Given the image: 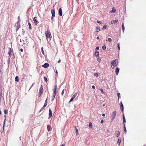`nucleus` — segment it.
I'll return each mask as SVG.
<instances>
[{"instance_id": "f257e3e1", "label": "nucleus", "mask_w": 146, "mask_h": 146, "mask_svg": "<svg viewBox=\"0 0 146 146\" xmlns=\"http://www.w3.org/2000/svg\"><path fill=\"white\" fill-rule=\"evenodd\" d=\"M118 63V60L115 59L113 60L111 63V66L112 68H114L115 66L117 65Z\"/></svg>"}, {"instance_id": "f03ea898", "label": "nucleus", "mask_w": 146, "mask_h": 146, "mask_svg": "<svg viewBox=\"0 0 146 146\" xmlns=\"http://www.w3.org/2000/svg\"><path fill=\"white\" fill-rule=\"evenodd\" d=\"M46 36V38H48L49 39H51L52 38V36L51 33L50 31H47L45 32Z\"/></svg>"}, {"instance_id": "7ed1b4c3", "label": "nucleus", "mask_w": 146, "mask_h": 146, "mask_svg": "<svg viewBox=\"0 0 146 146\" xmlns=\"http://www.w3.org/2000/svg\"><path fill=\"white\" fill-rule=\"evenodd\" d=\"M123 128H124V133H126L127 132V130L126 129L125 127V117L123 115Z\"/></svg>"}, {"instance_id": "20e7f679", "label": "nucleus", "mask_w": 146, "mask_h": 146, "mask_svg": "<svg viewBox=\"0 0 146 146\" xmlns=\"http://www.w3.org/2000/svg\"><path fill=\"white\" fill-rule=\"evenodd\" d=\"M43 92V86L42 85H41L40 86L39 90V92L38 93V94L39 96H40L42 94Z\"/></svg>"}, {"instance_id": "39448f33", "label": "nucleus", "mask_w": 146, "mask_h": 146, "mask_svg": "<svg viewBox=\"0 0 146 146\" xmlns=\"http://www.w3.org/2000/svg\"><path fill=\"white\" fill-rule=\"evenodd\" d=\"M116 111H113L111 114V120L113 121L116 115Z\"/></svg>"}, {"instance_id": "423d86ee", "label": "nucleus", "mask_w": 146, "mask_h": 146, "mask_svg": "<svg viewBox=\"0 0 146 146\" xmlns=\"http://www.w3.org/2000/svg\"><path fill=\"white\" fill-rule=\"evenodd\" d=\"M51 13L52 14L51 19L52 20H54L53 17H54L55 16V10L54 9H52L51 11Z\"/></svg>"}, {"instance_id": "0eeeda50", "label": "nucleus", "mask_w": 146, "mask_h": 146, "mask_svg": "<svg viewBox=\"0 0 146 146\" xmlns=\"http://www.w3.org/2000/svg\"><path fill=\"white\" fill-rule=\"evenodd\" d=\"M33 21L35 25H37L38 23L39 22L37 21V19L36 17H35L33 19Z\"/></svg>"}, {"instance_id": "6e6552de", "label": "nucleus", "mask_w": 146, "mask_h": 146, "mask_svg": "<svg viewBox=\"0 0 146 146\" xmlns=\"http://www.w3.org/2000/svg\"><path fill=\"white\" fill-rule=\"evenodd\" d=\"M77 93H76L74 94L73 96L71 98L70 100V101L69 102H71L72 101V100H73V99L75 98V97L77 96Z\"/></svg>"}, {"instance_id": "1a4fd4ad", "label": "nucleus", "mask_w": 146, "mask_h": 146, "mask_svg": "<svg viewBox=\"0 0 146 146\" xmlns=\"http://www.w3.org/2000/svg\"><path fill=\"white\" fill-rule=\"evenodd\" d=\"M49 66V64L47 63H45L42 66L43 67H44L45 68H46L48 67Z\"/></svg>"}, {"instance_id": "9d476101", "label": "nucleus", "mask_w": 146, "mask_h": 146, "mask_svg": "<svg viewBox=\"0 0 146 146\" xmlns=\"http://www.w3.org/2000/svg\"><path fill=\"white\" fill-rule=\"evenodd\" d=\"M58 14L60 16H61L62 15V9L61 8H60L59 9Z\"/></svg>"}, {"instance_id": "9b49d317", "label": "nucleus", "mask_w": 146, "mask_h": 146, "mask_svg": "<svg viewBox=\"0 0 146 146\" xmlns=\"http://www.w3.org/2000/svg\"><path fill=\"white\" fill-rule=\"evenodd\" d=\"M116 10L115 7H113L112 9V10L110 11V13H114L116 12Z\"/></svg>"}, {"instance_id": "f8f14e48", "label": "nucleus", "mask_w": 146, "mask_h": 146, "mask_svg": "<svg viewBox=\"0 0 146 146\" xmlns=\"http://www.w3.org/2000/svg\"><path fill=\"white\" fill-rule=\"evenodd\" d=\"M120 108L121 111L123 112V106L121 102H120Z\"/></svg>"}, {"instance_id": "ddd939ff", "label": "nucleus", "mask_w": 146, "mask_h": 146, "mask_svg": "<svg viewBox=\"0 0 146 146\" xmlns=\"http://www.w3.org/2000/svg\"><path fill=\"white\" fill-rule=\"evenodd\" d=\"M52 116V110L50 109L49 110V117H50Z\"/></svg>"}, {"instance_id": "4468645a", "label": "nucleus", "mask_w": 146, "mask_h": 146, "mask_svg": "<svg viewBox=\"0 0 146 146\" xmlns=\"http://www.w3.org/2000/svg\"><path fill=\"white\" fill-rule=\"evenodd\" d=\"M47 130L48 131H50L52 129L51 127L49 125H48L47 126Z\"/></svg>"}, {"instance_id": "2eb2a0df", "label": "nucleus", "mask_w": 146, "mask_h": 146, "mask_svg": "<svg viewBox=\"0 0 146 146\" xmlns=\"http://www.w3.org/2000/svg\"><path fill=\"white\" fill-rule=\"evenodd\" d=\"M119 72V69L118 67H117L116 68L115 73L116 75H117Z\"/></svg>"}, {"instance_id": "dca6fc26", "label": "nucleus", "mask_w": 146, "mask_h": 146, "mask_svg": "<svg viewBox=\"0 0 146 146\" xmlns=\"http://www.w3.org/2000/svg\"><path fill=\"white\" fill-rule=\"evenodd\" d=\"M121 139L119 138L117 142V143L119 145H120V144L121 143Z\"/></svg>"}, {"instance_id": "f3484780", "label": "nucleus", "mask_w": 146, "mask_h": 146, "mask_svg": "<svg viewBox=\"0 0 146 146\" xmlns=\"http://www.w3.org/2000/svg\"><path fill=\"white\" fill-rule=\"evenodd\" d=\"M47 98L46 99L44 104L43 106V107H45L47 105Z\"/></svg>"}, {"instance_id": "a211bd4d", "label": "nucleus", "mask_w": 146, "mask_h": 146, "mask_svg": "<svg viewBox=\"0 0 146 146\" xmlns=\"http://www.w3.org/2000/svg\"><path fill=\"white\" fill-rule=\"evenodd\" d=\"M99 55V52H96L95 53V55L96 57L98 56Z\"/></svg>"}, {"instance_id": "6ab92c4d", "label": "nucleus", "mask_w": 146, "mask_h": 146, "mask_svg": "<svg viewBox=\"0 0 146 146\" xmlns=\"http://www.w3.org/2000/svg\"><path fill=\"white\" fill-rule=\"evenodd\" d=\"M15 81L18 82L19 81V79L18 76H17L15 78Z\"/></svg>"}, {"instance_id": "aec40b11", "label": "nucleus", "mask_w": 146, "mask_h": 146, "mask_svg": "<svg viewBox=\"0 0 146 146\" xmlns=\"http://www.w3.org/2000/svg\"><path fill=\"white\" fill-rule=\"evenodd\" d=\"M100 31V27H96V32H99Z\"/></svg>"}, {"instance_id": "412c9836", "label": "nucleus", "mask_w": 146, "mask_h": 146, "mask_svg": "<svg viewBox=\"0 0 146 146\" xmlns=\"http://www.w3.org/2000/svg\"><path fill=\"white\" fill-rule=\"evenodd\" d=\"M57 86L56 85L54 86V89L53 90V91H56Z\"/></svg>"}, {"instance_id": "4be33fe9", "label": "nucleus", "mask_w": 146, "mask_h": 146, "mask_svg": "<svg viewBox=\"0 0 146 146\" xmlns=\"http://www.w3.org/2000/svg\"><path fill=\"white\" fill-rule=\"evenodd\" d=\"M107 27V25H104L103 27V28H102V30H104L106 29V28Z\"/></svg>"}, {"instance_id": "5701e85b", "label": "nucleus", "mask_w": 146, "mask_h": 146, "mask_svg": "<svg viewBox=\"0 0 146 146\" xmlns=\"http://www.w3.org/2000/svg\"><path fill=\"white\" fill-rule=\"evenodd\" d=\"M122 29L123 32L124 31V29H125V27L124 26L123 23L122 24Z\"/></svg>"}, {"instance_id": "b1692460", "label": "nucleus", "mask_w": 146, "mask_h": 146, "mask_svg": "<svg viewBox=\"0 0 146 146\" xmlns=\"http://www.w3.org/2000/svg\"><path fill=\"white\" fill-rule=\"evenodd\" d=\"M89 127L90 128H92V125L91 122H90L89 123Z\"/></svg>"}, {"instance_id": "393cba45", "label": "nucleus", "mask_w": 146, "mask_h": 146, "mask_svg": "<svg viewBox=\"0 0 146 146\" xmlns=\"http://www.w3.org/2000/svg\"><path fill=\"white\" fill-rule=\"evenodd\" d=\"M29 29H31V24L29 23Z\"/></svg>"}, {"instance_id": "a878e982", "label": "nucleus", "mask_w": 146, "mask_h": 146, "mask_svg": "<svg viewBox=\"0 0 146 146\" xmlns=\"http://www.w3.org/2000/svg\"><path fill=\"white\" fill-rule=\"evenodd\" d=\"M56 94V91H53V95H54V96H55Z\"/></svg>"}, {"instance_id": "bb28decb", "label": "nucleus", "mask_w": 146, "mask_h": 146, "mask_svg": "<svg viewBox=\"0 0 146 146\" xmlns=\"http://www.w3.org/2000/svg\"><path fill=\"white\" fill-rule=\"evenodd\" d=\"M100 90L101 92L102 93L105 94V92L104 91V90H103L102 89H100Z\"/></svg>"}, {"instance_id": "cd10ccee", "label": "nucleus", "mask_w": 146, "mask_h": 146, "mask_svg": "<svg viewBox=\"0 0 146 146\" xmlns=\"http://www.w3.org/2000/svg\"><path fill=\"white\" fill-rule=\"evenodd\" d=\"M4 113L5 114H7L8 113V111L6 110H4Z\"/></svg>"}, {"instance_id": "c85d7f7f", "label": "nucleus", "mask_w": 146, "mask_h": 146, "mask_svg": "<svg viewBox=\"0 0 146 146\" xmlns=\"http://www.w3.org/2000/svg\"><path fill=\"white\" fill-rule=\"evenodd\" d=\"M44 80H45L46 82H47V78L46 77L44 76Z\"/></svg>"}, {"instance_id": "c756f323", "label": "nucleus", "mask_w": 146, "mask_h": 146, "mask_svg": "<svg viewBox=\"0 0 146 146\" xmlns=\"http://www.w3.org/2000/svg\"><path fill=\"white\" fill-rule=\"evenodd\" d=\"M113 23H115L118 22V20H113Z\"/></svg>"}, {"instance_id": "7c9ffc66", "label": "nucleus", "mask_w": 146, "mask_h": 146, "mask_svg": "<svg viewBox=\"0 0 146 146\" xmlns=\"http://www.w3.org/2000/svg\"><path fill=\"white\" fill-rule=\"evenodd\" d=\"M94 76H96L97 77H98V74L97 73H95L94 74Z\"/></svg>"}, {"instance_id": "2f4dec72", "label": "nucleus", "mask_w": 146, "mask_h": 146, "mask_svg": "<svg viewBox=\"0 0 146 146\" xmlns=\"http://www.w3.org/2000/svg\"><path fill=\"white\" fill-rule=\"evenodd\" d=\"M55 96H54V95H53L52 96L51 98H52V101H53L54 100Z\"/></svg>"}, {"instance_id": "473e14b6", "label": "nucleus", "mask_w": 146, "mask_h": 146, "mask_svg": "<svg viewBox=\"0 0 146 146\" xmlns=\"http://www.w3.org/2000/svg\"><path fill=\"white\" fill-rule=\"evenodd\" d=\"M102 49H103V50H105V49H106V46H105V45H104L103 46H102Z\"/></svg>"}, {"instance_id": "72a5a7b5", "label": "nucleus", "mask_w": 146, "mask_h": 146, "mask_svg": "<svg viewBox=\"0 0 146 146\" xmlns=\"http://www.w3.org/2000/svg\"><path fill=\"white\" fill-rule=\"evenodd\" d=\"M17 27L18 28H19L20 27L19 23L18 22H17Z\"/></svg>"}, {"instance_id": "f704fd0d", "label": "nucleus", "mask_w": 146, "mask_h": 146, "mask_svg": "<svg viewBox=\"0 0 146 146\" xmlns=\"http://www.w3.org/2000/svg\"><path fill=\"white\" fill-rule=\"evenodd\" d=\"M41 50H42V52L43 54H44V52L43 50V48L42 47L41 48Z\"/></svg>"}, {"instance_id": "c9c22d12", "label": "nucleus", "mask_w": 146, "mask_h": 146, "mask_svg": "<svg viewBox=\"0 0 146 146\" xmlns=\"http://www.w3.org/2000/svg\"><path fill=\"white\" fill-rule=\"evenodd\" d=\"M117 47L118 48L119 50H120V48L119 43H118L117 44Z\"/></svg>"}, {"instance_id": "e433bc0d", "label": "nucleus", "mask_w": 146, "mask_h": 146, "mask_svg": "<svg viewBox=\"0 0 146 146\" xmlns=\"http://www.w3.org/2000/svg\"><path fill=\"white\" fill-rule=\"evenodd\" d=\"M117 96L118 98H119L120 97V94L119 93H118L117 94Z\"/></svg>"}, {"instance_id": "4c0bfd02", "label": "nucleus", "mask_w": 146, "mask_h": 146, "mask_svg": "<svg viewBox=\"0 0 146 146\" xmlns=\"http://www.w3.org/2000/svg\"><path fill=\"white\" fill-rule=\"evenodd\" d=\"M119 135H120V132L119 131L117 135H116L117 137L118 136H119Z\"/></svg>"}, {"instance_id": "58836bf2", "label": "nucleus", "mask_w": 146, "mask_h": 146, "mask_svg": "<svg viewBox=\"0 0 146 146\" xmlns=\"http://www.w3.org/2000/svg\"><path fill=\"white\" fill-rule=\"evenodd\" d=\"M99 46H97L95 49L96 50H97L99 49Z\"/></svg>"}, {"instance_id": "ea45409f", "label": "nucleus", "mask_w": 146, "mask_h": 146, "mask_svg": "<svg viewBox=\"0 0 146 146\" xmlns=\"http://www.w3.org/2000/svg\"><path fill=\"white\" fill-rule=\"evenodd\" d=\"M108 40V41L110 42L111 41V39L110 38H109Z\"/></svg>"}, {"instance_id": "a19ab883", "label": "nucleus", "mask_w": 146, "mask_h": 146, "mask_svg": "<svg viewBox=\"0 0 146 146\" xmlns=\"http://www.w3.org/2000/svg\"><path fill=\"white\" fill-rule=\"evenodd\" d=\"M78 129H77V130H76V135H77V134H78Z\"/></svg>"}, {"instance_id": "79ce46f5", "label": "nucleus", "mask_w": 146, "mask_h": 146, "mask_svg": "<svg viewBox=\"0 0 146 146\" xmlns=\"http://www.w3.org/2000/svg\"><path fill=\"white\" fill-rule=\"evenodd\" d=\"M97 22L98 23H100L101 24L102 23V22L101 21H97Z\"/></svg>"}, {"instance_id": "37998d69", "label": "nucleus", "mask_w": 146, "mask_h": 146, "mask_svg": "<svg viewBox=\"0 0 146 146\" xmlns=\"http://www.w3.org/2000/svg\"><path fill=\"white\" fill-rule=\"evenodd\" d=\"M64 93V89L62 92L61 94H62V96L63 95Z\"/></svg>"}, {"instance_id": "c03bdc74", "label": "nucleus", "mask_w": 146, "mask_h": 146, "mask_svg": "<svg viewBox=\"0 0 146 146\" xmlns=\"http://www.w3.org/2000/svg\"><path fill=\"white\" fill-rule=\"evenodd\" d=\"M100 60H101V59H100V58H98V59H97V60H98V61H99V62L100 61Z\"/></svg>"}, {"instance_id": "a18cd8bd", "label": "nucleus", "mask_w": 146, "mask_h": 146, "mask_svg": "<svg viewBox=\"0 0 146 146\" xmlns=\"http://www.w3.org/2000/svg\"><path fill=\"white\" fill-rule=\"evenodd\" d=\"M92 88H93V89H95V86H94V85H93L92 86Z\"/></svg>"}, {"instance_id": "49530a36", "label": "nucleus", "mask_w": 146, "mask_h": 146, "mask_svg": "<svg viewBox=\"0 0 146 146\" xmlns=\"http://www.w3.org/2000/svg\"><path fill=\"white\" fill-rule=\"evenodd\" d=\"M104 121V120H102L101 121V123H103Z\"/></svg>"}, {"instance_id": "de8ad7c7", "label": "nucleus", "mask_w": 146, "mask_h": 146, "mask_svg": "<svg viewBox=\"0 0 146 146\" xmlns=\"http://www.w3.org/2000/svg\"><path fill=\"white\" fill-rule=\"evenodd\" d=\"M23 40H21V39L20 40V42H23Z\"/></svg>"}, {"instance_id": "09e8293b", "label": "nucleus", "mask_w": 146, "mask_h": 146, "mask_svg": "<svg viewBox=\"0 0 146 146\" xmlns=\"http://www.w3.org/2000/svg\"><path fill=\"white\" fill-rule=\"evenodd\" d=\"M65 144H63L62 145H61L60 146H65Z\"/></svg>"}, {"instance_id": "8fccbe9b", "label": "nucleus", "mask_w": 146, "mask_h": 146, "mask_svg": "<svg viewBox=\"0 0 146 146\" xmlns=\"http://www.w3.org/2000/svg\"><path fill=\"white\" fill-rule=\"evenodd\" d=\"M60 60L58 61V63H60Z\"/></svg>"}, {"instance_id": "3c124183", "label": "nucleus", "mask_w": 146, "mask_h": 146, "mask_svg": "<svg viewBox=\"0 0 146 146\" xmlns=\"http://www.w3.org/2000/svg\"><path fill=\"white\" fill-rule=\"evenodd\" d=\"M99 38H100V37H99V36H98V37H97V39H99Z\"/></svg>"}, {"instance_id": "603ef678", "label": "nucleus", "mask_w": 146, "mask_h": 146, "mask_svg": "<svg viewBox=\"0 0 146 146\" xmlns=\"http://www.w3.org/2000/svg\"><path fill=\"white\" fill-rule=\"evenodd\" d=\"M5 119L4 121V124L3 125H5Z\"/></svg>"}, {"instance_id": "864d4df0", "label": "nucleus", "mask_w": 146, "mask_h": 146, "mask_svg": "<svg viewBox=\"0 0 146 146\" xmlns=\"http://www.w3.org/2000/svg\"><path fill=\"white\" fill-rule=\"evenodd\" d=\"M20 50L22 52H23V49H21Z\"/></svg>"}, {"instance_id": "5fc2aeb1", "label": "nucleus", "mask_w": 146, "mask_h": 146, "mask_svg": "<svg viewBox=\"0 0 146 146\" xmlns=\"http://www.w3.org/2000/svg\"><path fill=\"white\" fill-rule=\"evenodd\" d=\"M103 116H105V114L104 113H103L102 115Z\"/></svg>"}, {"instance_id": "6e6d98bb", "label": "nucleus", "mask_w": 146, "mask_h": 146, "mask_svg": "<svg viewBox=\"0 0 146 146\" xmlns=\"http://www.w3.org/2000/svg\"><path fill=\"white\" fill-rule=\"evenodd\" d=\"M113 21H111V24H112L113 23Z\"/></svg>"}, {"instance_id": "4d7b16f0", "label": "nucleus", "mask_w": 146, "mask_h": 146, "mask_svg": "<svg viewBox=\"0 0 146 146\" xmlns=\"http://www.w3.org/2000/svg\"><path fill=\"white\" fill-rule=\"evenodd\" d=\"M4 126H5V125H3V130H4Z\"/></svg>"}, {"instance_id": "13d9d810", "label": "nucleus", "mask_w": 146, "mask_h": 146, "mask_svg": "<svg viewBox=\"0 0 146 146\" xmlns=\"http://www.w3.org/2000/svg\"><path fill=\"white\" fill-rule=\"evenodd\" d=\"M75 128L76 129V130H77V129L76 128V126H75Z\"/></svg>"}, {"instance_id": "bf43d9fd", "label": "nucleus", "mask_w": 146, "mask_h": 146, "mask_svg": "<svg viewBox=\"0 0 146 146\" xmlns=\"http://www.w3.org/2000/svg\"><path fill=\"white\" fill-rule=\"evenodd\" d=\"M56 73L57 74V73H58V72H57V70H56Z\"/></svg>"}, {"instance_id": "052dcab7", "label": "nucleus", "mask_w": 146, "mask_h": 146, "mask_svg": "<svg viewBox=\"0 0 146 146\" xmlns=\"http://www.w3.org/2000/svg\"><path fill=\"white\" fill-rule=\"evenodd\" d=\"M1 114V111H0V114Z\"/></svg>"}, {"instance_id": "680f3d73", "label": "nucleus", "mask_w": 146, "mask_h": 146, "mask_svg": "<svg viewBox=\"0 0 146 146\" xmlns=\"http://www.w3.org/2000/svg\"><path fill=\"white\" fill-rule=\"evenodd\" d=\"M105 106V104H103V106Z\"/></svg>"}, {"instance_id": "e2e57ef3", "label": "nucleus", "mask_w": 146, "mask_h": 146, "mask_svg": "<svg viewBox=\"0 0 146 146\" xmlns=\"http://www.w3.org/2000/svg\"><path fill=\"white\" fill-rule=\"evenodd\" d=\"M21 44V45H23V44H22V43Z\"/></svg>"}]
</instances>
